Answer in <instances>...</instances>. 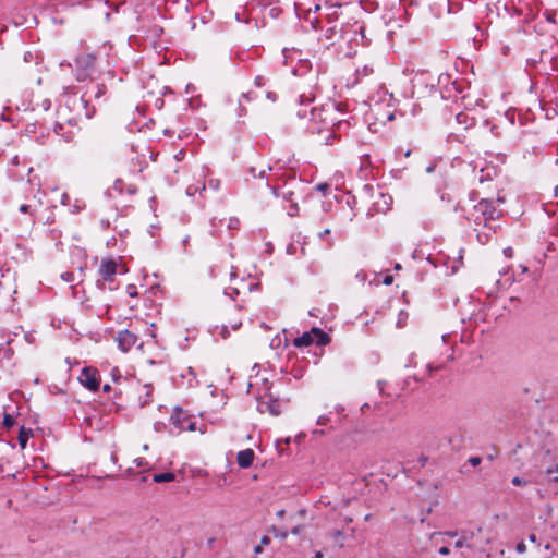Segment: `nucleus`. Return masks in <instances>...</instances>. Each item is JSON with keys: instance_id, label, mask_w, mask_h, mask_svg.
<instances>
[{"instance_id": "obj_1", "label": "nucleus", "mask_w": 558, "mask_h": 558, "mask_svg": "<svg viewBox=\"0 0 558 558\" xmlns=\"http://www.w3.org/2000/svg\"><path fill=\"white\" fill-rule=\"evenodd\" d=\"M470 215V219H472L477 227L482 226L484 229L494 231L496 228L492 226V222L501 217L502 210L496 207L492 201L483 198L473 207Z\"/></svg>"}, {"instance_id": "obj_2", "label": "nucleus", "mask_w": 558, "mask_h": 558, "mask_svg": "<svg viewBox=\"0 0 558 558\" xmlns=\"http://www.w3.org/2000/svg\"><path fill=\"white\" fill-rule=\"evenodd\" d=\"M315 101V94L313 92L303 93L299 96V109L296 110V114L301 119H308L311 122L315 124L320 123V117H323V105L320 107L312 106Z\"/></svg>"}, {"instance_id": "obj_3", "label": "nucleus", "mask_w": 558, "mask_h": 558, "mask_svg": "<svg viewBox=\"0 0 558 558\" xmlns=\"http://www.w3.org/2000/svg\"><path fill=\"white\" fill-rule=\"evenodd\" d=\"M170 421L179 433L183 430L195 432L198 429L197 420L182 409H175L171 414ZM199 432L204 433L201 428Z\"/></svg>"}, {"instance_id": "obj_4", "label": "nucleus", "mask_w": 558, "mask_h": 558, "mask_svg": "<svg viewBox=\"0 0 558 558\" xmlns=\"http://www.w3.org/2000/svg\"><path fill=\"white\" fill-rule=\"evenodd\" d=\"M75 63L77 66V80L85 81L95 69V57L93 54H84L76 58Z\"/></svg>"}, {"instance_id": "obj_5", "label": "nucleus", "mask_w": 558, "mask_h": 558, "mask_svg": "<svg viewBox=\"0 0 558 558\" xmlns=\"http://www.w3.org/2000/svg\"><path fill=\"white\" fill-rule=\"evenodd\" d=\"M323 117H320V124L323 129L330 132L331 128L336 125L340 120L338 118V110L333 102H327L323 105Z\"/></svg>"}, {"instance_id": "obj_6", "label": "nucleus", "mask_w": 558, "mask_h": 558, "mask_svg": "<svg viewBox=\"0 0 558 558\" xmlns=\"http://www.w3.org/2000/svg\"><path fill=\"white\" fill-rule=\"evenodd\" d=\"M80 383L92 391H96L99 388L100 381L98 372L92 367H85L80 377Z\"/></svg>"}, {"instance_id": "obj_7", "label": "nucleus", "mask_w": 558, "mask_h": 558, "mask_svg": "<svg viewBox=\"0 0 558 558\" xmlns=\"http://www.w3.org/2000/svg\"><path fill=\"white\" fill-rule=\"evenodd\" d=\"M118 341L119 348L123 352L130 351L134 345H136L138 338L135 333L131 332L130 330H121L118 332V336L116 338Z\"/></svg>"}, {"instance_id": "obj_8", "label": "nucleus", "mask_w": 558, "mask_h": 558, "mask_svg": "<svg viewBox=\"0 0 558 558\" xmlns=\"http://www.w3.org/2000/svg\"><path fill=\"white\" fill-rule=\"evenodd\" d=\"M392 198L384 193L378 194V199L373 203L371 215L383 213L385 214L390 209Z\"/></svg>"}, {"instance_id": "obj_9", "label": "nucleus", "mask_w": 558, "mask_h": 558, "mask_svg": "<svg viewBox=\"0 0 558 558\" xmlns=\"http://www.w3.org/2000/svg\"><path fill=\"white\" fill-rule=\"evenodd\" d=\"M99 272L105 280H112L117 272V264L113 260H102Z\"/></svg>"}, {"instance_id": "obj_10", "label": "nucleus", "mask_w": 558, "mask_h": 558, "mask_svg": "<svg viewBox=\"0 0 558 558\" xmlns=\"http://www.w3.org/2000/svg\"><path fill=\"white\" fill-rule=\"evenodd\" d=\"M255 453L252 449H245L238 453L236 462L241 468L246 469L252 465Z\"/></svg>"}, {"instance_id": "obj_11", "label": "nucleus", "mask_w": 558, "mask_h": 558, "mask_svg": "<svg viewBox=\"0 0 558 558\" xmlns=\"http://www.w3.org/2000/svg\"><path fill=\"white\" fill-rule=\"evenodd\" d=\"M258 410L262 413L269 412L272 415H279L280 414L279 404H278L277 401H274V400H260L259 403H258Z\"/></svg>"}, {"instance_id": "obj_12", "label": "nucleus", "mask_w": 558, "mask_h": 558, "mask_svg": "<svg viewBox=\"0 0 558 558\" xmlns=\"http://www.w3.org/2000/svg\"><path fill=\"white\" fill-rule=\"evenodd\" d=\"M106 94V86L105 85H99V84H96L95 86H92L89 90H87L83 97H82V100L87 102L89 101L93 97L98 99L99 97H101L102 95Z\"/></svg>"}, {"instance_id": "obj_13", "label": "nucleus", "mask_w": 558, "mask_h": 558, "mask_svg": "<svg viewBox=\"0 0 558 558\" xmlns=\"http://www.w3.org/2000/svg\"><path fill=\"white\" fill-rule=\"evenodd\" d=\"M113 190H117L120 193H123L125 190L128 194L134 195L137 192V186L135 184H125L122 179H118L113 184Z\"/></svg>"}, {"instance_id": "obj_14", "label": "nucleus", "mask_w": 558, "mask_h": 558, "mask_svg": "<svg viewBox=\"0 0 558 558\" xmlns=\"http://www.w3.org/2000/svg\"><path fill=\"white\" fill-rule=\"evenodd\" d=\"M313 343L317 345H326L330 342V337L319 328H313Z\"/></svg>"}, {"instance_id": "obj_15", "label": "nucleus", "mask_w": 558, "mask_h": 558, "mask_svg": "<svg viewBox=\"0 0 558 558\" xmlns=\"http://www.w3.org/2000/svg\"><path fill=\"white\" fill-rule=\"evenodd\" d=\"M313 329L308 332H304L302 336L293 340V344L296 348L308 347L313 343Z\"/></svg>"}, {"instance_id": "obj_16", "label": "nucleus", "mask_w": 558, "mask_h": 558, "mask_svg": "<svg viewBox=\"0 0 558 558\" xmlns=\"http://www.w3.org/2000/svg\"><path fill=\"white\" fill-rule=\"evenodd\" d=\"M33 436V430L32 429H26L24 426H22L20 428V432H19V444L21 446L22 449H24L26 447V444L28 441V439Z\"/></svg>"}, {"instance_id": "obj_17", "label": "nucleus", "mask_w": 558, "mask_h": 558, "mask_svg": "<svg viewBox=\"0 0 558 558\" xmlns=\"http://www.w3.org/2000/svg\"><path fill=\"white\" fill-rule=\"evenodd\" d=\"M174 478H175V475L172 472L158 473V474H155L153 477L154 482H156V483L171 482Z\"/></svg>"}, {"instance_id": "obj_18", "label": "nucleus", "mask_w": 558, "mask_h": 558, "mask_svg": "<svg viewBox=\"0 0 558 558\" xmlns=\"http://www.w3.org/2000/svg\"><path fill=\"white\" fill-rule=\"evenodd\" d=\"M14 424H15L14 415L11 414V413L4 412L3 413L2 426L5 427V428H11V427L14 426Z\"/></svg>"}, {"instance_id": "obj_19", "label": "nucleus", "mask_w": 558, "mask_h": 558, "mask_svg": "<svg viewBox=\"0 0 558 558\" xmlns=\"http://www.w3.org/2000/svg\"><path fill=\"white\" fill-rule=\"evenodd\" d=\"M487 231H480L478 229H475L477 231V238L481 243H486L489 241L492 233L495 232L490 231L489 229H486Z\"/></svg>"}, {"instance_id": "obj_20", "label": "nucleus", "mask_w": 558, "mask_h": 558, "mask_svg": "<svg viewBox=\"0 0 558 558\" xmlns=\"http://www.w3.org/2000/svg\"><path fill=\"white\" fill-rule=\"evenodd\" d=\"M271 191H272L274 195H276V196L282 195L283 198H286L287 201L292 202V196L294 194L292 191H287V192H283L282 194H280L276 186H271Z\"/></svg>"}, {"instance_id": "obj_21", "label": "nucleus", "mask_w": 558, "mask_h": 558, "mask_svg": "<svg viewBox=\"0 0 558 558\" xmlns=\"http://www.w3.org/2000/svg\"><path fill=\"white\" fill-rule=\"evenodd\" d=\"M466 542H469L468 534H466V533H462L461 538H459V539L456 542L454 547H456V548H461V547H463V546L466 544Z\"/></svg>"}, {"instance_id": "obj_22", "label": "nucleus", "mask_w": 558, "mask_h": 558, "mask_svg": "<svg viewBox=\"0 0 558 558\" xmlns=\"http://www.w3.org/2000/svg\"><path fill=\"white\" fill-rule=\"evenodd\" d=\"M250 172L252 173V175L254 178H257V177L258 178H263L265 175V173H266V170L265 169L257 170L256 167H251Z\"/></svg>"}, {"instance_id": "obj_23", "label": "nucleus", "mask_w": 558, "mask_h": 558, "mask_svg": "<svg viewBox=\"0 0 558 558\" xmlns=\"http://www.w3.org/2000/svg\"><path fill=\"white\" fill-rule=\"evenodd\" d=\"M228 323H229V325H230L232 330H238L241 327V325H242V320L239 319V318H234V319L231 318V319H229Z\"/></svg>"}, {"instance_id": "obj_24", "label": "nucleus", "mask_w": 558, "mask_h": 558, "mask_svg": "<svg viewBox=\"0 0 558 558\" xmlns=\"http://www.w3.org/2000/svg\"><path fill=\"white\" fill-rule=\"evenodd\" d=\"M272 531H274L275 537H280L282 539H286L288 537L287 531H280L278 529H276L275 526L272 527Z\"/></svg>"}, {"instance_id": "obj_25", "label": "nucleus", "mask_w": 558, "mask_h": 558, "mask_svg": "<svg viewBox=\"0 0 558 558\" xmlns=\"http://www.w3.org/2000/svg\"><path fill=\"white\" fill-rule=\"evenodd\" d=\"M512 484L515 485V486H522V485H527V481H524L522 477L520 476H514L512 478Z\"/></svg>"}, {"instance_id": "obj_26", "label": "nucleus", "mask_w": 558, "mask_h": 558, "mask_svg": "<svg viewBox=\"0 0 558 558\" xmlns=\"http://www.w3.org/2000/svg\"><path fill=\"white\" fill-rule=\"evenodd\" d=\"M61 278L66 282H73L74 281V275L73 272H64L61 275Z\"/></svg>"}, {"instance_id": "obj_27", "label": "nucleus", "mask_w": 558, "mask_h": 558, "mask_svg": "<svg viewBox=\"0 0 558 558\" xmlns=\"http://www.w3.org/2000/svg\"><path fill=\"white\" fill-rule=\"evenodd\" d=\"M456 119L459 123H466L468 114L464 112H460L456 116Z\"/></svg>"}, {"instance_id": "obj_28", "label": "nucleus", "mask_w": 558, "mask_h": 558, "mask_svg": "<svg viewBox=\"0 0 558 558\" xmlns=\"http://www.w3.org/2000/svg\"><path fill=\"white\" fill-rule=\"evenodd\" d=\"M481 461H482V460H481V458H480V457H471V458L468 460V462H469L471 465H473V466H477V465H480Z\"/></svg>"}, {"instance_id": "obj_29", "label": "nucleus", "mask_w": 558, "mask_h": 558, "mask_svg": "<svg viewBox=\"0 0 558 558\" xmlns=\"http://www.w3.org/2000/svg\"><path fill=\"white\" fill-rule=\"evenodd\" d=\"M515 550L519 553V554H523L525 553L526 550V546L524 544V542H520L518 543L517 547H515Z\"/></svg>"}, {"instance_id": "obj_30", "label": "nucleus", "mask_w": 558, "mask_h": 558, "mask_svg": "<svg viewBox=\"0 0 558 558\" xmlns=\"http://www.w3.org/2000/svg\"><path fill=\"white\" fill-rule=\"evenodd\" d=\"M220 335L223 339H226L229 335V331H228V325H222L221 328H220Z\"/></svg>"}, {"instance_id": "obj_31", "label": "nucleus", "mask_w": 558, "mask_h": 558, "mask_svg": "<svg viewBox=\"0 0 558 558\" xmlns=\"http://www.w3.org/2000/svg\"><path fill=\"white\" fill-rule=\"evenodd\" d=\"M555 15H556L555 12H546L547 21L555 24L556 23Z\"/></svg>"}, {"instance_id": "obj_32", "label": "nucleus", "mask_w": 558, "mask_h": 558, "mask_svg": "<svg viewBox=\"0 0 558 558\" xmlns=\"http://www.w3.org/2000/svg\"><path fill=\"white\" fill-rule=\"evenodd\" d=\"M329 189V185L327 183H320L316 186V190L325 193Z\"/></svg>"}, {"instance_id": "obj_33", "label": "nucleus", "mask_w": 558, "mask_h": 558, "mask_svg": "<svg viewBox=\"0 0 558 558\" xmlns=\"http://www.w3.org/2000/svg\"><path fill=\"white\" fill-rule=\"evenodd\" d=\"M328 421H329V418L327 416L322 415V416L318 417L317 424L318 425H325V424H327Z\"/></svg>"}, {"instance_id": "obj_34", "label": "nucleus", "mask_w": 558, "mask_h": 558, "mask_svg": "<svg viewBox=\"0 0 558 558\" xmlns=\"http://www.w3.org/2000/svg\"><path fill=\"white\" fill-rule=\"evenodd\" d=\"M438 551L440 555H449L450 554V549L447 546L440 547Z\"/></svg>"}, {"instance_id": "obj_35", "label": "nucleus", "mask_w": 558, "mask_h": 558, "mask_svg": "<svg viewBox=\"0 0 558 558\" xmlns=\"http://www.w3.org/2000/svg\"><path fill=\"white\" fill-rule=\"evenodd\" d=\"M554 473H557V474H558V464L555 466V469L549 468V469H547V471H546V474H547L548 476L553 475Z\"/></svg>"}, {"instance_id": "obj_36", "label": "nucleus", "mask_w": 558, "mask_h": 558, "mask_svg": "<svg viewBox=\"0 0 558 558\" xmlns=\"http://www.w3.org/2000/svg\"><path fill=\"white\" fill-rule=\"evenodd\" d=\"M269 543H270V537L269 536L265 535V536L262 537V539H260V544L262 545H268Z\"/></svg>"}, {"instance_id": "obj_37", "label": "nucleus", "mask_w": 558, "mask_h": 558, "mask_svg": "<svg viewBox=\"0 0 558 558\" xmlns=\"http://www.w3.org/2000/svg\"><path fill=\"white\" fill-rule=\"evenodd\" d=\"M20 211L24 213V214L28 213L29 211V205H26V204L21 205Z\"/></svg>"}, {"instance_id": "obj_38", "label": "nucleus", "mask_w": 558, "mask_h": 558, "mask_svg": "<svg viewBox=\"0 0 558 558\" xmlns=\"http://www.w3.org/2000/svg\"><path fill=\"white\" fill-rule=\"evenodd\" d=\"M266 97L269 98L271 101L276 100V94L272 92H267Z\"/></svg>"}, {"instance_id": "obj_39", "label": "nucleus", "mask_w": 558, "mask_h": 558, "mask_svg": "<svg viewBox=\"0 0 558 558\" xmlns=\"http://www.w3.org/2000/svg\"><path fill=\"white\" fill-rule=\"evenodd\" d=\"M392 282V277L391 276H387L385 279H384V283L385 284H390Z\"/></svg>"}, {"instance_id": "obj_40", "label": "nucleus", "mask_w": 558, "mask_h": 558, "mask_svg": "<svg viewBox=\"0 0 558 558\" xmlns=\"http://www.w3.org/2000/svg\"><path fill=\"white\" fill-rule=\"evenodd\" d=\"M529 539H530V542H532V543H537V538H536V535H535V534H530Z\"/></svg>"}, {"instance_id": "obj_41", "label": "nucleus", "mask_w": 558, "mask_h": 558, "mask_svg": "<svg viewBox=\"0 0 558 558\" xmlns=\"http://www.w3.org/2000/svg\"><path fill=\"white\" fill-rule=\"evenodd\" d=\"M300 531H301V527H300V526H295V527H293V529L291 530V532H292L293 534H299V533H300Z\"/></svg>"}, {"instance_id": "obj_42", "label": "nucleus", "mask_w": 558, "mask_h": 558, "mask_svg": "<svg viewBox=\"0 0 558 558\" xmlns=\"http://www.w3.org/2000/svg\"><path fill=\"white\" fill-rule=\"evenodd\" d=\"M94 113H95V109L93 108L90 111L86 112V117L92 118Z\"/></svg>"}, {"instance_id": "obj_43", "label": "nucleus", "mask_w": 558, "mask_h": 558, "mask_svg": "<svg viewBox=\"0 0 558 558\" xmlns=\"http://www.w3.org/2000/svg\"><path fill=\"white\" fill-rule=\"evenodd\" d=\"M254 551H255L256 554H259V553L262 551V544H260V545H257V546L255 547Z\"/></svg>"}, {"instance_id": "obj_44", "label": "nucleus", "mask_w": 558, "mask_h": 558, "mask_svg": "<svg viewBox=\"0 0 558 558\" xmlns=\"http://www.w3.org/2000/svg\"><path fill=\"white\" fill-rule=\"evenodd\" d=\"M252 94H253L252 92H248L247 94H243V97L246 98L247 100H250Z\"/></svg>"}, {"instance_id": "obj_45", "label": "nucleus", "mask_w": 558, "mask_h": 558, "mask_svg": "<svg viewBox=\"0 0 558 558\" xmlns=\"http://www.w3.org/2000/svg\"><path fill=\"white\" fill-rule=\"evenodd\" d=\"M284 513H286L284 510H280L277 512V517L282 518L284 515Z\"/></svg>"}, {"instance_id": "obj_46", "label": "nucleus", "mask_w": 558, "mask_h": 558, "mask_svg": "<svg viewBox=\"0 0 558 558\" xmlns=\"http://www.w3.org/2000/svg\"><path fill=\"white\" fill-rule=\"evenodd\" d=\"M468 534L469 541L473 538L474 532H465Z\"/></svg>"}, {"instance_id": "obj_47", "label": "nucleus", "mask_w": 558, "mask_h": 558, "mask_svg": "<svg viewBox=\"0 0 558 558\" xmlns=\"http://www.w3.org/2000/svg\"><path fill=\"white\" fill-rule=\"evenodd\" d=\"M311 131H312V132H322V131H323V129H318V128L313 126V128L311 129Z\"/></svg>"}, {"instance_id": "obj_48", "label": "nucleus", "mask_w": 558, "mask_h": 558, "mask_svg": "<svg viewBox=\"0 0 558 558\" xmlns=\"http://www.w3.org/2000/svg\"><path fill=\"white\" fill-rule=\"evenodd\" d=\"M550 480L554 481V482H557L558 481V475H556V474H553V476L550 475Z\"/></svg>"}, {"instance_id": "obj_49", "label": "nucleus", "mask_w": 558, "mask_h": 558, "mask_svg": "<svg viewBox=\"0 0 558 558\" xmlns=\"http://www.w3.org/2000/svg\"><path fill=\"white\" fill-rule=\"evenodd\" d=\"M446 534L450 537H454L457 535V532H447Z\"/></svg>"}, {"instance_id": "obj_50", "label": "nucleus", "mask_w": 558, "mask_h": 558, "mask_svg": "<svg viewBox=\"0 0 558 558\" xmlns=\"http://www.w3.org/2000/svg\"><path fill=\"white\" fill-rule=\"evenodd\" d=\"M260 82H262V77H257V78H256V81H255V83H256V85H257V86H260V85H262V83H260Z\"/></svg>"}, {"instance_id": "obj_51", "label": "nucleus", "mask_w": 558, "mask_h": 558, "mask_svg": "<svg viewBox=\"0 0 558 558\" xmlns=\"http://www.w3.org/2000/svg\"><path fill=\"white\" fill-rule=\"evenodd\" d=\"M102 389H104V391H109L110 390V385L106 384Z\"/></svg>"}, {"instance_id": "obj_52", "label": "nucleus", "mask_w": 558, "mask_h": 558, "mask_svg": "<svg viewBox=\"0 0 558 558\" xmlns=\"http://www.w3.org/2000/svg\"><path fill=\"white\" fill-rule=\"evenodd\" d=\"M319 10H320V5H319V4L315 5V8H314V12H317V11H319Z\"/></svg>"}, {"instance_id": "obj_53", "label": "nucleus", "mask_w": 558, "mask_h": 558, "mask_svg": "<svg viewBox=\"0 0 558 558\" xmlns=\"http://www.w3.org/2000/svg\"><path fill=\"white\" fill-rule=\"evenodd\" d=\"M291 209H294V211H296V210H298V206H296V204H292V205H291Z\"/></svg>"}, {"instance_id": "obj_54", "label": "nucleus", "mask_w": 558, "mask_h": 558, "mask_svg": "<svg viewBox=\"0 0 558 558\" xmlns=\"http://www.w3.org/2000/svg\"><path fill=\"white\" fill-rule=\"evenodd\" d=\"M487 459H488L489 461H493V460H494V456H493V454H489V456H487Z\"/></svg>"}, {"instance_id": "obj_55", "label": "nucleus", "mask_w": 558, "mask_h": 558, "mask_svg": "<svg viewBox=\"0 0 558 558\" xmlns=\"http://www.w3.org/2000/svg\"><path fill=\"white\" fill-rule=\"evenodd\" d=\"M555 196L558 197V185L555 187Z\"/></svg>"}, {"instance_id": "obj_56", "label": "nucleus", "mask_w": 558, "mask_h": 558, "mask_svg": "<svg viewBox=\"0 0 558 558\" xmlns=\"http://www.w3.org/2000/svg\"><path fill=\"white\" fill-rule=\"evenodd\" d=\"M329 232H330V231H329V229H326V230H324V232L322 233V235H323V234H328Z\"/></svg>"}, {"instance_id": "obj_57", "label": "nucleus", "mask_w": 558, "mask_h": 558, "mask_svg": "<svg viewBox=\"0 0 558 558\" xmlns=\"http://www.w3.org/2000/svg\"><path fill=\"white\" fill-rule=\"evenodd\" d=\"M126 472H128V474H129V475H131L133 471H132V469H131V468H129V469L126 470Z\"/></svg>"}, {"instance_id": "obj_58", "label": "nucleus", "mask_w": 558, "mask_h": 558, "mask_svg": "<svg viewBox=\"0 0 558 558\" xmlns=\"http://www.w3.org/2000/svg\"><path fill=\"white\" fill-rule=\"evenodd\" d=\"M214 538L208 539V545L210 546L214 543Z\"/></svg>"}, {"instance_id": "obj_59", "label": "nucleus", "mask_w": 558, "mask_h": 558, "mask_svg": "<svg viewBox=\"0 0 558 558\" xmlns=\"http://www.w3.org/2000/svg\"><path fill=\"white\" fill-rule=\"evenodd\" d=\"M137 465H138V466H142V465H143V461H142V460H141V461H138V462H137Z\"/></svg>"}, {"instance_id": "obj_60", "label": "nucleus", "mask_w": 558, "mask_h": 558, "mask_svg": "<svg viewBox=\"0 0 558 558\" xmlns=\"http://www.w3.org/2000/svg\"><path fill=\"white\" fill-rule=\"evenodd\" d=\"M388 119L392 120L393 119V114H389Z\"/></svg>"}, {"instance_id": "obj_61", "label": "nucleus", "mask_w": 558, "mask_h": 558, "mask_svg": "<svg viewBox=\"0 0 558 558\" xmlns=\"http://www.w3.org/2000/svg\"><path fill=\"white\" fill-rule=\"evenodd\" d=\"M401 266L399 264L396 265V269H400Z\"/></svg>"}, {"instance_id": "obj_62", "label": "nucleus", "mask_w": 558, "mask_h": 558, "mask_svg": "<svg viewBox=\"0 0 558 558\" xmlns=\"http://www.w3.org/2000/svg\"><path fill=\"white\" fill-rule=\"evenodd\" d=\"M135 294H136V293H134V291H131V292H130V295H131V296H133V295H135Z\"/></svg>"}]
</instances>
